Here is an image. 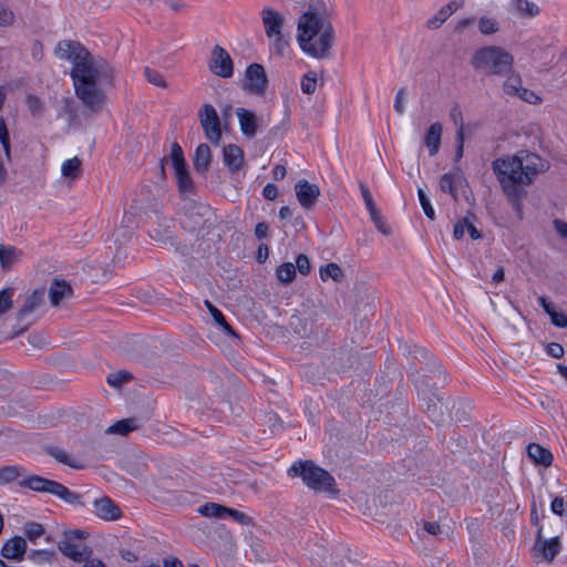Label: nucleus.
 Wrapping results in <instances>:
<instances>
[{
    "label": "nucleus",
    "instance_id": "9d476101",
    "mask_svg": "<svg viewBox=\"0 0 567 567\" xmlns=\"http://www.w3.org/2000/svg\"><path fill=\"white\" fill-rule=\"evenodd\" d=\"M209 69L214 74L225 79L230 78L234 73L233 60L220 45H215L212 51Z\"/></svg>",
    "mask_w": 567,
    "mask_h": 567
},
{
    "label": "nucleus",
    "instance_id": "c85d7f7f",
    "mask_svg": "<svg viewBox=\"0 0 567 567\" xmlns=\"http://www.w3.org/2000/svg\"><path fill=\"white\" fill-rule=\"evenodd\" d=\"M137 427L138 425L135 419H124L109 426L106 433L125 435L132 432L133 430H136Z\"/></svg>",
    "mask_w": 567,
    "mask_h": 567
},
{
    "label": "nucleus",
    "instance_id": "680f3d73",
    "mask_svg": "<svg viewBox=\"0 0 567 567\" xmlns=\"http://www.w3.org/2000/svg\"><path fill=\"white\" fill-rule=\"evenodd\" d=\"M360 190H361V194H362V197H363L367 208H369V207L373 208V205H375V204L373 202L372 195H371L368 186L363 183H360Z\"/></svg>",
    "mask_w": 567,
    "mask_h": 567
},
{
    "label": "nucleus",
    "instance_id": "ddd939ff",
    "mask_svg": "<svg viewBox=\"0 0 567 567\" xmlns=\"http://www.w3.org/2000/svg\"><path fill=\"white\" fill-rule=\"evenodd\" d=\"M58 548L65 557L75 563H82L93 554V550L89 546L73 543L70 536L61 539L58 543Z\"/></svg>",
    "mask_w": 567,
    "mask_h": 567
},
{
    "label": "nucleus",
    "instance_id": "3c124183",
    "mask_svg": "<svg viewBox=\"0 0 567 567\" xmlns=\"http://www.w3.org/2000/svg\"><path fill=\"white\" fill-rule=\"evenodd\" d=\"M515 96H518L520 100H523L529 104H537L540 101L539 96L536 95V93H534L532 90L525 89L523 86Z\"/></svg>",
    "mask_w": 567,
    "mask_h": 567
},
{
    "label": "nucleus",
    "instance_id": "8fccbe9b",
    "mask_svg": "<svg viewBox=\"0 0 567 567\" xmlns=\"http://www.w3.org/2000/svg\"><path fill=\"white\" fill-rule=\"evenodd\" d=\"M53 556H54L53 551H48L44 549H33V550H31V553L29 555L30 559H32L37 563L48 561Z\"/></svg>",
    "mask_w": 567,
    "mask_h": 567
},
{
    "label": "nucleus",
    "instance_id": "e2e57ef3",
    "mask_svg": "<svg viewBox=\"0 0 567 567\" xmlns=\"http://www.w3.org/2000/svg\"><path fill=\"white\" fill-rule=\"evenodd\" d=\"M262 195L268 200H274L278 196V188L276 185L269 183L264 187Z\"/></svg>",
    "mask_w": 567,
    "mask_h": 567
},
{
    "label": "nucleus",
    "instance_id": "bf43d9fd",
    "mask_svg": "<svg viewBox=\"0 0 567 567\" xmlns=\"http://www.w3.org/2000/svg\"><path fill=\"white\" fill-rule=\"evenodd\" d=\"M550 509L554 514L563 516L565 511V501L563 497L556 496L550 504Z\"/></svg>",
    "mask_w": 567,
    "mask_h": 567
},
{
    "label": "nucleus",
    "instance_id": "c9c22d12",
    "mask_svg": "<svg viewBox=\"0 0 567 567\" xmlns=\"http://www.w3.org/2000/svg\"><path fill=\"white\" fill-rule=\"evenodd\" d=\"M522 89V79L518 74H509L503 84V91L507 95L515 96Z\"/></svg>",
    "mask_w": 567,
    "mask_h": 567
},
{
    "label": "nucleus",
    "instance_id": "f03ea898",
    "mask_svg": "<svg viewBox=\"0 0 567 567\" xmlns=\"http://www.w3.org/2000/svg\"><path fill=\"white\" fill-rule=\"evenodd\" d=\"M297 41L303 53L323 60L330 56L334 42V29L329 19L324 0H310L297 23Z\"/></svg>",
    "mask_w": 567,
    "mask_h": 567
},
{
    "label": "nucleus",
    "instance_id": "49530a36",
    "mask_svg": "<svg viewBox=\"0 0 567 567\" xmlns=\"http://www.w3.org/2000/svg\"><path fill=\"white\" fill-rule=\"evenodd\" d=\"M447 10L441 8L435 16L427 20L426 25L429 29H437L440 28L449 18Z\"/></svg>",
    "mask_w": 567,
    "mask_h": 567
},
{
    "label": "nucleus",
    "instance_id": "bb28decb",
    "mask_svg": "<svg viewBox=\"0 0 567 567\" xmlns=\"http://www.w3.org/2000/svg\"><path fill=\"white\" fill-rule=\"evenodd\" d=\"M45 452L52 456L56 462L68 465L72 468L80 470L83 464L73 458L66 451L56 446H45Z\"/></svg>",
    "mask_w": 567,
    "mask_h": 567
},
{
    "label": "nucleus",
    "instance_id": "37998d69",
    "mask_svg": "<svg viewBox=\"0 0 567 567\" xmlns=\"http://www.w3.org/2000/svg\"><path fill=\"white\" fill-rule=\"evenodd\" d=\"M417 196H419V200H420V204L422 206V209L425 214V216L430 219V220H434L435 219V212L430 203V199L429 197L426 196V194L424 193V190L422 188H419L417 189Z\"/></svg>",
    "mask_w": 567,
    "mask_h": 567
},
{
    "label": "nucleus",
    "instance_id": "e433bc0d",
    "mask_svg": "<svg viewBox=\"0 0 567 567\" xmlns=\"http://www.w3.org/2000/svg\"><path fill=\"white\" fill-rule=\"evenodd\" d=\"M0 143L3 147L4 156L8 162L11 161V144L9 131L3 117H0Z\"/></svg>",
    "mask_w": 567,
    "mask_h": 567
},
{
    "label": "nucleus",
    "instance_id": "7c9ffc66",
    "mask_svg": "<svg viewBox=\"0 0 567 567\" xmlns=\"http://www.w3.org/2000/svg\"><path fill=\"white\" fill-rule=\"evenodd\" d=\"M320 278L326 281L327 279L331 278L336 282H340L343 278V271L339 267V265L334 262H329L324 266L320 267Z\"/></svg>",
    "mask_w": 567,
    "mask_h": 567
},
{
    "label": "nucleus",
    "instance_id": "9b49d317",
    "mask_svg": "<svg viewBox=\"0 0 567 567\" xmlns=\"http://www.w3.org/2000/svg\"><path fill=\"white\" fill-rule=\"evenodd\" d=\"M519 161L522 162V171H523V184L529 185L534 177L545 169V164L542 157L535 153H530L527 151H520L517 153Z\"/></svg>",
    "mask_w": 567,
    "mask_h": 567
},
{
    "label": "nucleus",
    "instance_id": "a19ab883",
    "mask_svg": "<svg viewBox=\"0 0 567 567\" xmlns=\"http://www.w3.org/2000/svg\"><path fill=\"white\" fill-rule=\"evenodd\" d=\"M317 87V74L316 72L309 71L302 76L301 80V91L305 94H312L315 93Z\"/></svg>",
    "mask_w": 567,
    "mask_h": 567
},
{
    "label": "nucleus",
    "instance_id": "69168bd1",
    "mask_svg": "<svg viewBox=\"0 0 567 567\" xmlns=\"http://www.w3.org/2000/svg\"><path fill=\"white\" fill-rule=\"evenodd\" d=\"M439 410L440 406L437 405V403L434 402L433 400H430V402L426 405V412L430 416L433 417L434 421H440L439 416H441L442 413Z\"/></svg>",
    "mask_w": 567,
    "mask_h": 567
},
{
    "label": "nucleus",
    "instance_id": "cd10ccee",
    "mask_svg": "<svg viewBox=\"0 0 567 567\" xmlns=\"http://www.w3.org/2000/svg\"><path fill=\"white\" fill-rule=\"evenodd\" d=\"M21 251L13 246L0 245V264L3 268H10L18 261Z\"/></svg>",
    "mask_w": 567,
    "mask_h": 567
},
{
    "label": "nucleus",
    "instance_id": "6e6d98bb",
    "mask_svg": "<svg viewBox=\"0 0 567 567\" xmlns=\"http://www.w3.org/2000/svg\"><path fill=\"white\" fill-rule=\"evenodd\" d=\"M467 224H468V214L455 224L454 231H453V236L455 239H461L464 236L465 228L467 229Z\"/></svg>",
    "mask_w": 567,
    "mask_h": 567
},
{
    "label": "nucleus",
    "instance_id": "c756f323",
    "mask_svg": "<svg viewBox=\"0 0 567 567\" xmlns=\"http://www.w3.org/2000/svg\"><path fill=\"white\" fill-rule=\"evenodd\" d=\"M24 473V468L16 465L0 467V484H10Z\"/></svg>",
    "mask_w": 567,
    "mask_h": 567
},
{
    "label": "nucleus",
    "instance_id": "13d9d810",
    "mask_svg": "<svg viewBox=\"0 0 567 567\" xmlns=\"http://www.w3.org/2000/svg\"><path fill=\"white\" fill-rule=\"evenodd\" d=\"M546 349H547V353L555 359H559L564 355V348L561 344H559L557 342L548 343Z\"/></svg>",
    "mask_w": 567,
    "mask_h": 567
},
{
    "label": "nucleus",
    "instance_id": "1a4fd4ad",
    "mask_svg": "<svg viewBox=\"0 0 567 567\" xmlns=\"http://www.w3.org/2000/svg\"><path fill=\"white\" fill-rule=\"evenodd\" d=\"M268 86L265 68L259 63H251L245 72L244 90L255 95H264Z\"/></svg>",
    "mask_w": 567,
    "mask_h": 567
},
{
    "label": "nucleus",
    "instance_id": "473e14b6",
    "mask_svg": "<svg viewBox=\"0 0 567 567\" xmlns=\"http://www.w3.org/2000/svg\"><path fill=\"white\" fill-rule=\"evenodd\" d=\"M61 169L64 177L75 179L81 174V161L78 157L66 159L63 162Z\"/></svg>",
    "mask_w": 567,
    "mask_h": 567
},
{
    "label": "nucleus",
    "instance_id": "864d4df0",
    "mask_svg": "<svg viewBox=\"0 0 567 567\" xmlns=\"http://www.w3.org/2000/svg\"><path fill=\"white\" fill-rule=\"evenodd\" d=\"M550 321L554 326L558 328L567 327V316L563 311H553L550 315Z\"/></svg>",
    "mask_w": 567,
    "mask_h": 567
},
{
    "label": "nucleus",
    "instance_id": "6e6552de",
    "mask_svg": "<svg viewBox=\"0 0 567 567\" xmlns=\"http://www.w3.org/2000/svg\"><path fill=\"white\" fill-rule=\"evenodd\" d=\"M198 117L204 134L208 141L218 144L221 138L220 118L210 104H204L198 111Z\"/></svg>",
    "mask_w": 567,
    "mask_h": 567
},
{
    "label": "nucleus",
    "instance_id": "774afa93",
    "mask_svg": "<svg viewBox=\"0 0 567 567\" xmlns=\"http://www.w3.org/2000/svg\"><path fill=\"white\" fill-rule=\"evenodd\" d=\"M554 224V227H555V230L561 236V237H565L567 238V223L560 220V219H555L553 221Z\"/></svg>",
    "mask_w": 567,
    "mask_h": 567
},
{
    "label": "nucleus",
    "instance_id": "4d7b16f0",
    "mask_svg": "<svg viewBox=\"0 0 567 567\" xmlns=\"http://www.w3.org/2000/svg\"><path fill=\"white\" fill-rule=\"evenodd\" d=\"M405 95H406V90L405 87H401L398 93H396V96H395V101H394V110L396 111V113L399 114H403L404 113V100H405Z\"/></svg>",
    "mask_w": 567,
    "mask_h": 567
},
{
    "label": "nucleus",
    "instance_id": "4468645a",
    "mask_svg": "<svg viewBox=\"0 0 567 567\" xmlns=\"http://www.w3.org/2000/svg\"><path fill=\"white\" fill-rule=\"evenodd\" d=\"M94 514L103 520H117L122 516L121 508L107 496L93 501Z\"/></svg>",
    "mask_w": 567,
    "mask_h": 567
},
{
    "label": "nucleus",
    "instance_id": "aec40b11",
    "mask_svg": "<svg viewBox=\"0 0 567 567\" xmlns=\"http://www.w3.org/2000/svg\"><path fill=\"white\" fill-rule=\"evenodd\" d=\"M72 287L65 280L54 279L49 289L52 306H58L61 300L72 296Z\"/></svg>",
    "mask_w": 567,
    "mask_h": 567
},
{
    "label": "nucleus",
    "instance_id": "603ef678",
    "mask_svg": "<svg viewBox=\"0 0 567 567\" xmlns=\"http://www.w3.org/2000/svg\"><path fill=\"white\" fill-rule=\"evenodd\" d=\"M13 20H14L13 12L9 8L0 4V25H3V27L10 25V24H12Z\"/></svg>",
    "mask_w": 567,
    "mask_h": 567
},
{
    "label": "nucleus",
    "instance_id": "6ab92c4d",
    "mask_svg": "<svg viewBox=\"0 0 567 567\" xmlns=\"http://www.w3.org/2000/svg\"><path fill=\"white\" fill-rule=\"evenodd\" d=\"M442 131V124L440 122H435L429 126L425 133L424 144L429 148L430 156L436 155L440 150Z\"/></svg>",
    "mask_w": 567,
    "mask_h": 567
},
{
    "label": "nucleus",
    "instance_id": "338daca9",
    "mask_svg": "<svg viewBox=\"0 0 567 567\" xmlns=\"http://www.w3.org/2000/svg\"><path fill=\"white\" fill-rule=\"evenodd\" d=\"M205 306L207 307L215 322L221 320V318L224 317L223 312L218 308H216L209 300H205Z\"/></svg>",
    "mask_w": 567,
    "mask_h": 567
},
{
    "label": "nucleus",
    "instance_id": "20e7f679",
    "mask_svg": "<svg viewBox=\"0 0 567 567\" xmlns=\"http://www.w3.org/2000/svg\"><path fill=\"white\" fill-rule=\"evenodd\" d=\"M471 63L475 70L488 75H508L514 56L501 47L487 45L474 52Z\"/></svg>",
    "mask_w": 567,
    "mask_h": 567
},
{
    "label": "nucleus",
    "instance_id": "393cba45",
    "mask_svg": "<svg viewBox=\"0 0 567 567\" xmlns=\"http://www.w3.org/2000/svg\"><path fill=\"white\" fill-rule=\"evenodd\" d=\"M45 289L40 288L35 289L31 295H29L25 299L24 305L18 312V318L21 320L33 310H35L44 300Z\"/></svg>",
    "mask_w": 567,
    "mask_h": 567
},
{
    "label": "nucleus",
    "instance_id": "4be33fe9",
    "mask_svg": "<svg viewBox=\"0 0 567 567\" xmlns=\"http://www.w3.org/2000/svg\"><path fill=\"white\" fill-rule=\"evenodd\" d=\"M527 455L536 464L549 466L553 462L551 452L537 443H529L527 445Z\"/></svg>",
    "mask_w": 567,
    "mask_h": 567
},
{
    "label": "nucleus",
    "instance_id": "58836bf2",
    "mask_svg": "<svg viewBox=\"0 0 567 567\" xmlns=\"http://www.w3.org/2000/svg\"><path fill=\"white\" fill-rule=\"evenodd\" d=\"M25 102L32 117L40 118L43 115L44 104L38 96L29 94Z\"/></svg>",
    "mask_w": 567,
    "mask_h": 567
},
{
    "label": "nucleus",
    "instance_id": "a18cd8bd",
    "mask_svg": "<svg viewBox=\"0 0 567 567\" xmlns=\"http://www.w3.org/2000/svg\"><path fill=\"white\" fill-rule=\"evenodd\" d=\"M13 289L6 288L0 291V315L7 312L12 307Z\"/></svg>",
    "mask_w": 567,
    "mask_h": 567
},
{
    "label": "nucleus",
    "instance_id": "0eeeda50",
    "mask_svg": "<svg viewBox=\"0 0 567 567\" xmlns=\"http://www.w3.org/2000/svg\"><path fill=\"white\" fill-rule=\"evenodd\" d=\"M171 159L177 179L178 190L182 195L188 196L194 194L195 187L193 179L189 175L183 150L178 143H173L171 148Z\"/></svg>",
    "mask_w": 567,
    "mask_h": 567
},
{
    "label": "nucleus",
    "instance_id": "a878e982",
    "mask_svg": "<svg viewBox=\"0 0 567 567\" xmlns=\"http://www.w3.org/2000/svg\"><path fill=\"white\" fill-rule=\"evenodd\" d=\"M466 183L465 177L460 174H444L440 178V189L443 193H449L454 200H457V194L455 190L456 185Z\"/></svg>",
    "mask_w": 567,
    "mask_h": 567
},
{
    "label": "nucleus",
    "instance_id": "0e129e2a",
    "mask_svg": "<svg viewBox=\"0 0 567 567\" xmlns=\"http://www.w3.org/2000/svg\"><path fill=\"white\" fill-rule=\"evenodd\" d=\"M269 225L266 221H260L255 227V236L258 239L266 238L268 236Z\"/></svg>",
    "mask_w": 567,
    "mask_h": 567
},
{
    "label": "nucleus",
    "instance_id": "39448f33",
    "mask_svg": "<svg viewBox=\"0 0 567 567\" xmlns=\"http://www.w3.org/2000/svg\"><path fill=\"white\" fill-rule=\"evenodd\" d=\"M290 476H300L303 483L316 492L337 494L336 480L326 470L317 466L312 461L295 463L289 470Z\"/></svg>",
    "mask_w": 567,
    "mask_h": 567
},
{
    "label": "nucleus",
    "instance_id": "09e8293b",
    "mask_svg": "<svg viewBox=\"0 0 567 567\" xmlns=\"http://www.w3.org/2000/svg\"><path fill=\"white\" fill-rule=\"evenodd\" d=\"M226 516H230L234 520H236L240 525H249L251 523V517H249L245 513L239 512L234 508L227 507Z\"/></svg>",
    "mask_w": 567,
    "mask_h": 567
},
{
    "label": "nucleus",
    "instance_id": "4c0bfd02",
    "mask_svg": "<svg viewBox=\"0 0 567 567\" xmlns=\"http://www.w3.org/2000/svg\"><path fill=\"white\" fill-rule=\"evenodd\" d=\"M478 30L484 35H491L498 32L499 23L493 18L482 17L478 20Z\"/></svg>",
    "mask_w": 567,
    "mask_h": 567
},
{
    "label": "nucleus",
    "instance_id": "dca6fc26",
    "mask_svg": "<svg viewBox=\"0 0 567 567\" xmlns=\"http://www.w3.org/2000/svg\"><path fill=\"white\" fill-rule=\"evenodd\" d=\"M27 548V540L21 536H14L3 544L1 548V555L6 559L21 561L24 557Z\"/></svg>",
    "mask_w": 567,
    "mask_h": 567
},
{
    "label": "nucleus",
    "instance_id": "2f4dec72",
    "mask_svg": "<svg viewBox=\"0 0 567 567\" xmlns=\"http://www.w3.org/2000/svg\"><path fill=\"white\" fill-rule=\"evenodd\" d=\"M227 507L217 503H206L198 508V513L205 517L223 518Z\"/></svg>",
    "mask_w": 567,
    "mask_h": 567
},
{
    "label": "nucleus",
    "instance_id": "412c9836",
    "mask_svg": "<svg viewBox=\"0 0 567 567\" xmlns=\"http://www.w3.org/2000/svg\"><path fill=\"white\" fill-rule=\"evenodd\" d=\"M511 11L519 18H534L539 14V7L529 0H511Z\"/></svg>",
    "mask_w": 567,
    "mask_h": 567
},
{
    "label": "nucleus",
    "instance_id": "b1692460",
    "mask_svg": "<svg viewBox=\"0 0 567 567\" xmlns=\"http://www.w3.org/2000/svg\"><path fill=\"white\" fill-rule=\"evenodd\" d=\"M212 162V151L207 144H199L194 154L193 165L197 173H205Z\"/></svg>",
    "mask_w": 567,
    "mask_h": 567
},
{
    "label": "nucleus",
    "instance_id": "052dcab7",
    "mask_svg": "<svg viewBox=\"0 0 567 567\" xmlns=\"http://www.w3.org/2000/svg\"><path fill=\"white\" fill-rule=\"evenodd\" d=\"M472 219H475V215L468 213L467 233L472 239L477 240L482 238L481 231L474 226Z\"/></svg>",
    "mask_w": 567,
    "mask_h": 567
},
{
    "label": "nucleus",
    "instance_id": "f257e3e1",
    "mask_svg": "<svg viewBox=\"0 0 567 567\" xmlns=\"http://www.w3.org/2000/svg\"><path fill=\"white\" fill-rule=\"evenodd\" d=\"M55 55L72 62L71 79L76 97L91 112H99L106 95L103 85L113 79V69L102 58L93 56L80 42L62 40L55 48Z\"/></svg>",
    "mask_w": 567,
    "mask_h": 567
},
{
    "label": "nucleus",
    "instance_id": "5701e85b",
    "mask_svg": "<svg viewBox=\"0 0 567 567\" xmlns=\"http://www.w3.org/2000/svg\"><path fill=\"white\" fill-rule=\"evenodd\" d=\"M224 162L225 165L231 171L236 172L240 168L244 162L243 150L234 144L224 147Z\"/></svg>",
    "mask_w": 567,
    "mask_h": 567
},
{
    "label": "nucleus",
    "instance_id": "7ed1b4c3",
    "mask_svg": "<svg viewBox=\"0 0 567 567\" xmlns=\"http://www.w3.org/2000/svg\"><path fill=\"white\" fill-rule=\"evenodd\" d=\"M522 162L518 154L507 155L496 158L492 163V169L496 175L504 194L512 206L519 213L522 209V198L525 195L523 188Z\"/></svg>",
    "mask_w": 567,
    "mask_h": 567
},
{
    "label": "nucleus",
    "instance_id": "5fc2aeb1",
    "mask_svg": "<svg viewBox=\"0 0 567 567\" xmlns=\"http://www.w3.org/2000/svg\"><path fill=\"white\" fill-rule=\"evenodd\" d=\"M456 142H457V146L455 150V162H457L462 158L463 151H464V131H463L462 125L460 126V128L456 132Z\"/></svg>",
    "mask_w": 567,
    "mask_h": 567
},
{
    "label": "nucleus",
    "instance_id": "c03bdc74",
    "mask_svg": "<svg viewBox=\"0 0 567 567\" xmlns=\"http://www.w3.org/2000/svg\"><path fill=\"white\" fill-rule=\"evenodd\" d=\"M271 40V48L274 52L280 56L285 54L287 49L289 48L288 41L285 39L282 33L275 35L274 38H269Z\"/></svg>",
    "mask_w": 567,
    "mask_h": 567
},
{
    "label": "nucleus",
    "instance_id": "423d86ee",
    "mask_svg": "<svg viewBox=\"0 0 567 567\" xmlns=\"http://www.w3.org/2000/svg\"><path fill=\"white\" fill-rule=\"evenodd\" d=\"M19 486L29 488L37 493H48L56 496L68 505L84 507L83 495L69 489L60 482L42 477L40 475H30L19 482Z\"/></svg>",
    "mask_w": 567,
    "mask_h": 567
},
{
    "label": "nucleus",
    "instance_id": "f8f14e48",
    "mask_svg": "<svg viewBox=\"0 0 567 567\" xmlns=\"http://www.w3.org/2000/svg\"><path fill=\"white\" fill-rule=\"evenodd\" d=\"M295 192L299 204L305 209L312 208L320 196V188L318 185L311 184L307 179L298 181L295 185Z\"/></svg>",
    "mask_w": 567,
    "mask_h": 567
},
{
    "label": "nucleus",
    "instance_id": "f704fd0d",
    "mask_svg": "<svg viewBox=\"0 0 567 567\" xmlns=\"http://www.w3.org/2000/svg\"><path fill=\"white\" fill-rule=\"evenodd\" d=\"M23 532L25 537L31 542L35 543V540L44 535L45 529L42 524L37 522H28L24 524Z\"/></svg>",
    "mask_w": 567,
    "mask_h": 567
},
{
    "label": "nucleus",
    "instance_id": "f3484780",
    "mask_svg": "<svg viewBox=\"0 0 567 567\" xmlns=\"http://www.w3.org/2000/svg\"><path fill=\"white\" fill-rule=\"evenodd\" d=\"M542 532V526H538L535 547L542 553L544 559L550 563L560 550V542L558 537H551L543 540Z\"/></svg>",
    "mask_w": 567,
    "mask_h": 567
},
{
    "label": "nucleus",
    "instance_id": "ea45409f",
    "mask_svg": "<svg viewBox=\"0 0 567 567\" xmlns=\"http://www.w3.org/2000/svg\"><path fill=\"white\" fill-rule=\"evenodd\" d=\"M133 375L127 371H118L107 377V383L114 388H121L123 384L132 380Z\"/></svg>",
    "mask_w": 567,
    "mask_h": 567
},
{
    "label": "nucleus",
    "instance_id": "2eb2a0df",
    "mask_svg": "<svg viewBox=\"0 0 567 567\" xmlns=\"http://www.w3.org/2000/svg\"><path fill=\"white\" fill-rule=\"evenodd\" d=\"M261 20L267 38H274L282 33L285 18L278 11L271 8H264L261 11Z\"/></svg>",
    "mask_w": 567,
    "mask_h": 567
},
{
    "label": "nucleus",
    "instance_id": "79ce46f5",
    "mask_svg": "<svg viewBox=\"0 0 567 567\" xmlns=\"http://www.w3.org/2000/svg\"><path fill=\"white\" fill-rule=\"evenodd\" d=\"M144 74H145L146 80L151 84H153L155 86H158V87H166L167 86L166 81L164 80L163 75L158 71L153 70V69L146 66L144 69Z\"/></svg>",
    "mask_w": 567,
    "mask_h": 567
},
{
    "label": "nucleus",
    "instance_id": "de8ad7c7",
    "mask_svg": "<svg viewBox=\"0 0 567 567\" xmlns=\"http://www.w3.org/2000/svg\"><path fill=\"white\" fill-rule=\"evenodd\" d=\"M295 267L301 275H308L311 270L310 260L305 254H299L297 256Z\"/></svg>",
    "mask_w": 567,
    "mask_h": 567
},
{
    "label": "nucleus",
    "instance_id": "72a5a7b5",
    "mask_svg": "<svg viewBox=\"0 0 567 567\" xmlns=\"http://www.w3.org/2000/svg\"><path fill=\"white\" fill-rule=\"evenodd\" d=\"M276 276L282 284H290L296 277V267L291 262H284L276 269Z\"/></svg>",
    "mask_w": 567,
    "mask_h": 567
},
{
    "label": "nucleus",
    "instance_id": "a211bd4d",
    "mask_svg": "<svg viewBox=\"0 0 567 567\" xmlns=\"http://www.w3.org/2000/svg\"><path fill=\"white\" fill-rule=\"evenodd\" d=\"M236 115L239 121L241 133L248 138L254 137L257 132V116L255 113L244 107H238L236 110Z\"/></svg>",
    "mask_w": 567,
    "mask_h": 567
}]
</instances>
